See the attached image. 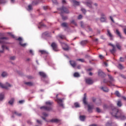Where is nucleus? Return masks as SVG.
<instances>
[{
    "label": "nucleus",
    "instance_id": "f257e3e1",
    "mask_svg": "<svg viewBox=\"0 0 126 126\" xmlns=\"http://www.w3.org/2000/svg\"><path fill=\"white\" fill-rule=\"evenodd\" d=\"M111 115L115 119H121V120H126V116L122 110L118 109L117 107H114L112 110Z\"/></svg>",
    "mask_w": 126,
    "mask_h": 126
},
{
    "label": "nucleus",
    "instance_id": "f03ea898",
    "mask_svg": "<svg viewBox=\"0 0 126 126\" xmlns=\"http://www.w3.org/2000/svg\"><path fill=\"white\" fill-rule=\"evenodd\" d=\"M45 104L46 105H49V106H41L40 107V110H43V111H47V112H49V111H52V106H51V105L52 104H54V102L48 101H46Z\"/></svg>",
    "mask_w": 126,
    "mask_h": 126
},
{
    "label": "nucleus",
    "instance_id": "7ed1b4c3",
    "mask_svg": "<svg viewBox=\"0 0 126 126\" xmlns=\"http://www.w3.org/2000/svg\"><path fill=\"white\" fill-rule=\"evenodd\" d=\"M59 10L61 12V15L62 17V19L63 20H66V19H67V17L63 16V13H69V11H68V9H67V8L64 6H62V8L59 9Z\"/></svg>",
    "mask_w": 126,
    "mask_h": 126
},
{
    "label": "nucleus",
    "instance_id": "20e7f679",
    "mask_svg": "<svg viewBox=\"0 0 126 126\" xmlns=\"http://www.w3.org/2000/svg\"><path fill=\"white\" fill-rule=\"evenodd\" d=\"M108 78H109L110 81H107V80L104 79L103 80V82L104 83H107V84L109 86H113L114 85V84H113L112 83V82L114 81V78L113 77V76H112L111 75H108Z\"/></svg>",
    "mask_w": 126,
    "mask_h": 126
},
{
    "label": "nucleus",
    "instance_id": "39448f33",
    "mask_svg": "<svg viewBox=\"0 0 126 126\" xmlns=\"http://www.w3.org/2000/svg\"><path fill=\"white\" fill-rule=\"evenodd\" d=\"M59 41L64 51H68V50H69V47H68V45L67 44L64 43V42H62L60 40H59Z\"/></svg>",
    "mask_w": 126,
    "mask_h": 126
},
{
    "label": "nucleus",
    "instance_id": "423d86ee",
    "mask_svg": "<svg viewBox=\"0 0 126 126\" xmlns=\"http://www.w3.org/2000/svg\"><path fill=\"white\" fill-rule=\"evenodd\" d=\"M109 46H111L112 47V49L110 50V52L111 54L114 55L116 52H117V48H116V46L112 43H109Z\"/></svg>",
    "mask_w": 126,
    "mask_h": 126
},
{
    "label": "nucleus",
    "instance_id": "0eeeda50",
    "mask_svg": "<svg viewBox=\"0 0 126 126\" xmlns=\"http://www.w3.org/2000/svg\"><path fill=\"white\" fill-rule=\"evenodd\" d=\"M58 96H59V94H57L56 95V102H57L60 107H63V99L58 98Z\"/></svg>",
    "mask_w": 126,
    "mask_h": 126
},
{
    "label": "nucleus",
    "instance_id": "6e6552de",
    "mask_svg": "<svg viewBox=\"0 0 126 126\" xmlns=\"http://www.w3.org/2000/svg\"><path fill=\"white\" fill-rule=\"evenodd\" d=\"M100 16V20L101 22H106V21L107 20V17H106L105 14L101 13Z\"/></svg>",
    "mask_w": 126,
    "mask_h": 126
},
{
    "label": "nucleus",
    "instance_id": "1a4fd4ad",
    "mask_svg": "<svg viewBox=\"0 0 126 126\" xmlns=\"http://www.w3.org/2000/svg\"><path fill=\"white\" fill-rule=\"evenodd\" d=\"M0 86L1 88H4V89H7L8 87H11V85L8 83H6L5 85H2V84L0 83Z\"/></svg>",
    "mask_w": 126,
    "mask_h": 126
},
{
    "label": "nucleus",
    "instance_id": "9d476101",
    "mask_svg": "<svg viewBox=\"0 0 126 126\" xmlns=\"http://www.w3.org/2000/svg\"><path fill=\"white\" fill-rule=\"evenodd\" d=\"M85 81H86V83H87V84H88L89 85H91V84H93L94 82L93 81V80H92V79L90 78L86 79Z\"/></svg>",
    "mask_w": 126,
    "mask_h": 126
},
{
    "label": "nucleus",
    "instance_id": "9b49d317",
    "mask_svg": "<svg viewBox=\"0 0 126 126\" xmlns=\"http://www.w3.org/2000/svg\"><path fill=\"white\" fill-rule=\"evenodd\" d=\"M94 108V106L93 105H88V112L91 114L92 113H93V109Z\"/></svg>",
    "mask_w": 126,
    "mask_h": 126
},
{
    "label": "nucleus",
    "instance_id": "f8f14e48",
    "mask_svg": "<svg viewBox=\"0 0 126 126\" xmlns=\"http://www.w3.org/2000/svg\"><path fill=\"white\" fill-rule=\"evenodd\" d=\"M51 47L53 48V49L55 52H58V51H59V50H58V45H57L56 43H52L51 44Z\"/></svg>",
    "mask_w": 126,
    "mask_h": 126
},
{
    "label": "nucleus",
    "instance_id": "ddd939ff",
    "mask_svg": "<svg viewBox=\"0 0 126 126\" xmlns=\"http://www.w3.org/2000/svg\"><path fill=\"white\" fill-rule=\"evenodd\" d=\"M48 122L50 123H56L57 124H60V123L62 122V120L58 119H52Z\"/></svg>",
    "mask_w": 126,
    "mask_h": 126
},
{
    "label": "nucleus",
    "instance_id": "4468645a",
    "mask_svg": "<svg viewBox=\"0 0 126 126\" xmlns=\"http://www.w3.org/2000/svg\"><path fill=\"white\" fill-rule=\"evenodd\" d=\"M107 35L108 37H109L110 40H113V36L112 33H111V32L110 31V30L107 29Z\"/></svg>",
    "mask_w": 126,
    "mask_h": 126
},
{
    "label": "nucleus",
    "instance_id": "2eb2a0df",
    "mask_svg": "<svg viewBox=\"0 0 126 126\" xmlns=\"http://www.w3.org/2000/svg\"><path fill=\"white\" fill-rule=\"evenodd\" d=\"M39 0L41 1V2H45V0H37L35 1H33L32 2V5H37V4H39Z\"/></svg>",
    "mask_w": 126,
    "mask_h": 126
},
{
    "label": "nucleus",
    "instance_id": "dca6fc26",
    "mask_svg": "<svg viewBox=\"0 0 126 126\" xmlns=\"http://www.w3.org/2000/svg\"><path fill=\"white\" fill-rule=\"evenodd\" d=\"M8 39L7 37H1L0 38V44H5V40H7Z\"/></svg>",
    "mask_w": 126,
    "mask_h": 126
},
{
    "label": "nucleus",
    "instance_id": "f3484780",
    "mask_svg": "<svg viewBox=\"0 0 126 126\" xmlns=\"http://www.w3.org/2000/svg\"><path fill=\"white\" fill-rule=\"evenodd\" d=\"M17 40H18V41H20V45H21V46H22V47H25L26 46V43H22V38L21 37H19Z\"/></svg>",
    "mask_w": 126,
    "mask_h": 126
},
{
    "label": "nucleus",
    "instance_id": "a211bd4d",
    "mask_svg": "<svg viewBox=\"0 0 126 126\" xmlns=\"http://www.w3.org/2000/svg\"><path fill=\"white\" fill-rule=\"evenodd\" d=\"M87 98V94H84V97L83 98V102L85 105H87V101H86V99Z\"/></svg>",
    "mask_w": 126,
    "mask_h": 126
},
{
    "label": "nucleus",
    "instance_id": "6ab92c4d",
    "mask_svg": "<svg viewBox=\"0 0 126 126\" xmlns=\"http://www.w3.org/2000/svg\"><path fill=\"white\" fill-rule=\"evenodd\" d=\"M115 33H116V35H118V36H119V37H120V39H123V36H122V34H121V32H120L119 30L117 29L116 30Z\"/></svg>",
    "mask_w": 126,
    "mask_h": 126
},
{
    "label": "nucleus",
    "instance_id": "aec40b11",
    "mask_svg": "<svg viewBox=\"0 0 126 126\" xmlns=\"http://www.w3.org/2000/svg\"><path fill=\"white\" fill-rule=\"evenodd\" d=\"M88 43V40H82L80 42V45H81V46H85V45H86V44H87Z\"/></svg>",
    "mask_w": 126,
    "mask_h": 126
},
{
    "label": "nucleus",
    "instance_id": "412c9836",
    "mask_svg": "<svg viewBox=\"0 0 126 126\" xmlns=\"http://www.w3.org/2000/svg\"><path fill=\"white\" fill-rule=\"evenodd\" d=\"M25 84H26V85H27L28 86H34V83L32 82H25Z\"/></svg>",
    "mask_w": 126,
    "mask_h": 126
},
{
    "label": "nucleus",
    "instance_id": "4be33fe9",
    "mask_svg": "<svg viewBox=\"0 0 126 126\" xmlns=\"http://www.w3.org/2000/svg\"><path fill=\"white\" fill-rule=\"evenodd\" d=\"M70 63L73 67H75V66H76V63L74 61H70Z\"/></svg>",
    "mask_w": 126,
    "mask_h": 126
},
{
    "label": "nucleus",
    "instance_id": "5701e85b",
    "mask_svg": "<svg viewBox=\"0 0 126 126\" xmlns=\"http://www.w3.org/2000/svg\"><path fill=\"white\" fill-rule=\"evenodd\" d=\"M116 47L117 48L118 50L120 51H122V45L119 43H117L116 44Z\"/></svg>",
    "mask_w": 126,
    "mask_h": 126
},
{
    "label": "nucleus",
    "instance_id": "b1692460",
    "mask_svg": "<svg viewBox=\"0 0 126 126\" xmlns=\"http://www.w3.org/2000/svg\"><path fill=\"white\" fill-rule=\"evenodd\" d=\"M87 6L89 7H92V2L91 1H88L85 3Z\"/></svg>",
    "mask_w": 126,
    "mask_h": 126
},
{
    "label": "nucleus",
    "instance_id": "393cba45",
    "mask_svg": "<svg viewBox=\"0 0 126 126\" xmlns=\"http://www.w3.org/2000/svg\"><path fill=\"white\" fill-rule=\"evenodd\" d=\"M86 118V117H85L84 115H81L79 117V119L81 122H84L85 121Z\"/></svg>",
    "mask_w": 126,
    "mask_h": 126
},
{
    "label": "nucleus",
    "instance_id": "a878e982",
    "mask_svg": "<svg viewBox=\"0 0 126 126\" xmlns=\"http://www.w3.org/2000/svg\"><path fill=\"white\" fill-rule=\"evenodd\" d=\"M58 37L60 38V39H62L63 40V39L66 40V37L64 35L60 34L58 35Z\"/></svg>",
    "mask_w": 126,
    "mask_h": 126
},
{
    "label": "nucleus",
    "instance_id": "bb28decb",
    "mask_svg": "<svg viewBox=\"0 0 126 126\" xmlns=\"http://www.w3.org/2000/svg\"><path fill=\"white\" fill-rule=\"evenodd\" d=\"M100 89H101V90H103L104 92H108L109 91V89H108V88L107 87H102L101 88H100Z\"/></svg>",
    "mask_w": 126,
    "mask_h": 126
},
{
    "label": "nucleus",
    "instance_id": "cd10ccee",
    "mask_svg": "<svg viewBox=\"0 0 126 126\" xmlns=\"http://www.w3.org/2000/svg\"><path fill=\"white\" fill-rule=\"evenodd\" d=\"M61 26H62V27H65V28H67V27H68V26L67 23H63L61 24Z\"/></svg>",
    "mask_w": 126,
    "mask_h": 126
},
{
    "label": "nucleus",
    "instance_id": "c85d7f7f",
    "mask_svg": "<svg viewBox=\"0 0 126 126\" xmlns=\"http://www.w3.org/2000/svg\"><path fill=\"white\" fill-rule=\"evenodd\" d=\"M8 103L10 104V105H13V103H14V98H11V99L8 101Z\"/></svg>",
    "mask_w": 126,
    "mask_h": 126
},
{
    "label": "nucleus",
    "instance_id": "c756f323",
    "mask_svg": "<svg viewBox=\"0 0 126 126\" xmlns=\"http://www.w3.org/2000/svg\"><path fill=\"white\" fill-rule=\"evenodd\" d=\"M39 75H40V76H42V77H46V74L43 72H39Z\"/></svg>",
    "mask_w": 126,
    "mask_h": 126
},
{
    "label": "nucleus",
    "instance_id": "7c9ffc66",
    "mask_svg": "<svg viewBox=\"0 0 126 126\" xmlns=\"http://www.w3.org/2000/svg\"><path fill=\"white\" fill-rule=\"evenodd\" d=\"M39 53H41V55H47L48 52L45 50H39Z\"/></svg>",
    "mask_w": 126,
    "mask_h": 126
},
{
    "label": "nucleus",
    "instance_id": "2f4dec72",
    "mask_svg": "<svg viewBox=\"0 0 126 126\" xmlns=\"http://www.w3.org/2000/svg\"><path fill=\"white\" fill-rule=\"evenodd\" d=\"M72 1L73 2L74 5H79V2L75 0H72Z\"/></svg>",
    "mask_w": 126,
    "mask_h": 126
},
{
    "label": "nucleus",
    "instance_id": "473e14b6",
    "mask_svg": "<svg viewBox=\"0 0 126 126\" xmlns=\"http://www.w3.org/2000/svg\"><path fill=\"white\" fill-rule=\"evenodd\" d=\"M98 74L99 76H102V75H103L104 72H103V71H102V70H99L98 71Z\"/></svg>",
    "mask_w": 126,
    "mask_h": 126
},
{
    "label": "nucleus",
    "instance_id": "72a5a7b5",
    "mask_svg": "<svg viewBox=\"0 0 126 126\" xmlns=\"http://www.w3.org/2000/svg\"><path fill=\"white\" fill-rule=\"evenodd\" d=\"M14 114H15V115H16V116H18V117H21V116H22V114L21 113H19L16 111H14Z\"/></svg>",
    "mask_w": 126,
    "mask_h": 126
},
{
    "label": "nucleus",
    "instance_id": "f704fd0d",
    "mask_svg": "<svg viewBox=\"0 0 126 126\" xmlns=\"http://www.w3.org/2000/svg\"><path fill=\"white\" fill-rule=\"evenodd\" d=\"M1 76H2V77H5V76H7V73L3 72L1 74Z\"/></svg>",
    "mask_w": 126,
    "mask_h": 126
},
{
    "label": "nucleus",
    "instance_id": "c9c22d12",
    "mask_svg": "<svg viewBox=\"0 0 126 126\" xmlns=\"http://www.w3.org/2000/svg\"><path fill=\"white\" fill-rule=\"evenodd\" d=\"M4 97V94H0V100L1 101V100H3V98Z\"/></svg>",
    "mask_w": 126,
    "mask_h": 126
},
{
    "label": "nucleus",
    "instance_id": "e433bc0d",
    "mask_svg": "<svg viewBox=\"0 0 126 126\" xmlns=\"http://www.w3.org/2000/svg\"><path fill=\"white\" fill-rule=\"evenodd\" d=\"M117 106H118V107H122V101H118L117 102Z\"/></svg>",
    "mask_w": 126,
    "mask_h": 126
},
{
    "label": "nucleus",
    "instance_id": "4c0bfd02",
    "mask_svg": "<svg viewBox=\"0 0 126 126\" xmlns=\"http://www.w3.org/2000/svg\"><path fill=\"white\" fill-rule=\"evenodd\" d=\"M74 77H79V76H80V75H79V73H78L77 72H75L74 73Z\"/></svg>",
    "mask_w": 126,
    "mask_h": 126
},
{
    "label": "nucleus",
    "instance_id": "58836bf2",
    "mask_svg": "<svg viewBox=\"0 0 126 126\" xmlns=\"http://www.w3.org/2000/svg\"><path fill=\"white\" fill-rule=\"evenodd\" d=\"M115 94L116 95V96H117V97H121V94H120V92H119V91H118L115 92Z\"/></svg>",
    "mask_w": 126,
    "mask_h": 126
},
{
    "label": "nucleus",
    "instance_id": "ea45409f",
    "mask_svg": "<svg viewBox=\"0 0 126 126\" xmlns=\"http://www.w3.org/2000/svg\"><path fill=\"white\" fill-rule=\"evenodd\" d=\"M96 112H97V113H101V109H100V108L99 107H96Z\"/></svg>",
    "mask_w": 126,
    "mask_h": 126
},
{
    "label": "nucleus",
    "instance_id": "a19ab883",
    "mask_svg": "<svg viewBox=\"0 0 126 126\" xmlns=\"http://www.w3.org/2000/svg\"><path fill=\"white\" fill-rule=\"evenodd\" d=\"M74 106H75V108H79V107H80L79 104L77 102H76L74 103Z\"/></svg>",
    "mask_w": 126,
    "mask_h": 126
},
{
    "label": "nucleus",
    "instance_id": "79ce46f5",
    "mask_svg": "<svg viewBox=\"0 0 126 126\" xmlns=\"http://www.w3.org/2000/svg\"><path fill=\"white\" fill-rule=\"evenodd\" d=\"M77 61H79V62H81V63H85V60L83 59H77Z\"/></svg>",
    "mask_w": 126,
    "mask_h": 126
},
{
    "label": "nucleus",
    "instance_id": "37998d69",
    "mask_svg": "<svg viewBox=\"0 0 126 126\" xmlns=\"http://www.w3.org/2000/svg\"><path fill=\"white\" fill-rule=\"evenodd\" d=\"M71 23H72V24H74L75 26H77V24H76V22H75V21L74 20L71 21Z\"/></svg>",
    "mask_w": 126,
    "mask_h": 126
},
{
    "label": "nucleus",
    "instance_id": "c03bdc74",
    "mask_svg": "<svg viewBox=\"0 0 126 126\" xmlns=\"http://www.w3.org/2000/svg\"><path fill=\"white\" fill-rule=\"evenodd\" d=\"M96 104L98 106H100V105L102 104V101H101V99H98V102Z\"/></svg>",
    "mask_w": 126,
    "mask_h": 126
},
{
    "label": "nucleus",
    "instance_id": "a18cd8bd",
    "mask_svg": "<svg viewBox=\"0 0 126 126\" xmlns=\"http://www.w3.org/2000/svg\"><path fill=\"white\" fill-rule=\"evenodd\" d=\"M118 67L120 69H123L124 68V67L123 66V65H122L121 64H119Z\"/></svg>",
    "mask_w": 126,
    "mask_h": 126
},
{
    "label": "nucleus",
    "instance_id": "49530a36",
    "mask_svg": "<svg viewBox=\"0 0 126 126\" xmlns=\"http://www.w3.org/2000/svg\"><path fill=\"white\" fill-rule=\"evenodd\" d=\"M15 59H16L15 56H12L10 58V60H11V61H14Z\"/></svg>",
    "mask_w": 126,
    "mask_h": 126
},
{
    "label": "nucleus",
    "instance_id": "de8ad7c7",
    "mask_svg": "<svg viewBox=\"0 0 126 126\" xmlns=\"http://www.w3.org/2000/svg\"><path fill=\"white\" fill-rule=\"evenodd\" d=\"M81 11H82V12H83V13H84L85 14V13H86V10H85V9L84 8H82L81 9Z\"/></svg>",
    "mask_w": 126,
    "mask_h": 126
},
{
    "label": "nucleus",
    "instance_id": "09e8293b",
    "mask_svg": "<svg viewBox=\"0 0 126 126\" xmlns=\"http://www.w3.org/2000/svg\"><path fill=\"white\" fill-rule=\"evenodd\" d=\"M39 25L41 27H46V25L44 24H42V23H40L39 24Z\"/></svg>",
    "mask_w": 126,
    "mask_h": 126
},
{
    "label": "nucleus",
    "instance_id": "8fccbe9b",
    "mask_svg": "<svg viewBox=\"0 0 126 126\" xmlns=\"http://www.w3.org/2000/svg\"><path fill=\"white\" fill-rule=\"evenodd\" d=\"M42 115H43V116H44V117H48V114H47L45 112H43L42 113Z\"/></svg>",
    "mask_w": 126,
    "mask_h": 126
},
{
    "label": "nucleus",
    "instance_id": "3c124183",
    "mask_svg": "<svg viewBox=\"0 0 126 126\" xmlns=\"http://www.w3.org/2000/svg\"><path fill=\"white\" fill-rule=\"evenodd\" d=\"M28 8L29 10H32V5H29L28 6Z\"/></svg>",
    "mask_w": 126,
    "mask_h": 126
},
{
    "label": "nucleus",
    "instance_id": "603ef678",
    "mask_svg": "<svg viewBox=\"0 0 126 126\" xmlns=\"http://www.w3.org/2000/svg\"><path fill=\"white\" fill-rule=\"evenodd\" d=\"M81 27L82 28H84V25L83 24V22H80Z\"/></svg>",
    "mask_w": 126,
    "mask_h": 126
},
{
    "label": "nucleus",
    "instance_id": "864d4df0",
    "mask_svg": "<svg viewBox=\"0 0 126 126\" xmlns=\"http://www.w3.org/2000/svg\"><path fill=\"white\" fill-rule=\"evenodd\" d=\"M43 9L44 10H47V9H48V6H44L43 7Z\"/></svg>",
    "mask_w": 126,
    "mask_h": 126
},
{
    "label": "nucleus",
    "instance_id": "5fc2aeb1",
    "mask_svg": "<svg viewBox=\"0 0 126 126\" xmlns=\"http://www.w3.org/2000/svg\"><path fill=\"white\" fill-rule=\"evenodd\" d=\"M110 19L111 20L112 22H113V23H115V21H114V19H113V17L110 16Z\"/></svg>",
    "mask_w": 126,
    "mask_h": 126
},
{
    "label": "nucleus",
    "instance_id": "6e6d98bb",
    "mask_svg": "<svg viewBox=\"0 0 126 126\" xmlns=\"http://www.w3.org/2000/svg\"><path fill=\"white\" fill-rule=\"evenodd\" d=\"M36 122L38 124H39V125H42V122L40 120H36Z\"/></svg>",
    "mask_w": 126,
    "mask_h": 126
},
{
    "label": "nucleus",
    "instance_id": "4d7b16f0",
    "mask_svg": "<svg viewBox=\"0 0 126 126\" xmlns=\"http://www.w3.org/2000/svg\"><path fill=\"white\" fill-rule=\"evenodd\" d=\"M120 62H125V59L123 57H120Z\"/></svg>",
    "mask_w": 126,
    "mask_h": 126
},
{
    "label": "nucleus",
    "instance_id": "13d9d810",
    "mask_svg": "<svg viewBox=\"0 0 126 126\" xmlns=\"http://www.w3.org/2000/svg\"><path fill=\"white\" fill-rule=\"evenodd\" d=\"M19 104H23V103H24V100H20L19 101Z\"/></svg>",
    "mask_w": 126,
    "mask_h": 126
},
{
    "label": "nucleus",
    "instance_id": "bf43d9fd",
    "mask_svg": "<svg viewBox=\"0 0 126 126\" xmlns=\"http://www.w3.org/2000/svg\"><path fill=\"white\" fill-rule=\"evenodd\" d=\"M41 118H42V119L43 120H44V121H45V122H48V121H47V119H46V118H45V117H43V116H42Z\"/></svg>",
    "mask_w": 126,
    "mask_h": 126
},
{
    "label": "nucleus",
    "instance_id": "052dcab7",
    "mask_svg": "<svg viewBox=\"0 0 126 126\" xmlns=\"http://www.w3.org/2000/svg\"><path fill=\"white\" fill-rule=\"evenodd\" d=\"M81 18H82V15H79L78 17V19H81Z\"/></svg>",
    "mask_w": 126,
    "mask_h": 126
},
{
    "label": "nucleus",
    "instance_id": "680f3d73",
    "mask_svg": "<svg viewBox=\"0 0 126 126\" xmlns=\"http://www.w3.org/2000/svg\"><path fill=\"white\" fill-rule=\"evenodd\" d=\"M4 0H0V3H4Z\"/></svg>",
    "mask_w": 126,
    "mask_h": 126
},
{
    "label": "nucleus",
    "instance_id": "e2e57ef3",
    "mask_svg": "<svg viewBox=\"0 0 126 126\" xmlns=\"http://www.w3.org/2000/svg\"><path fill=\"white\" fill-rule=\"evenodd\" d=\"M107 108H108V106H107L106 104H104L103 105V109H107Z\"/></svg>",
    "mask_w": 126,
    "mask_h": 126
},
{
    "label": "nucleus",
    "instance_id": "0e129e2a",
    "mask_svg": "<svg viewBox=\"0 0 126 126\" xmlns=\"http://www.w3.org/2000/svg\"><path fill=\"white\" fill-rule=\"evenodd\" d=\"M62 3L64 4V3H66V1L65 0H62Z\"/></svg>",
    "mask_w": 126,
    "mask_h": 126
},
{
    "label": "nucleus",
    "instance_id": "69168bd1",
    "mask_svg": "<svg viewBox=\"0 0 126 126\" xmlns=\"http://www.w3.org/2000/svg\"><path fill=\"white\" fill-rule=\"evenodd\" d=\"M99 57L100 59H101V60H102V59H104V57H103V56H102V55H99Z\"/></svg>",
    "mask_w": 126,
    "mask_h": 126
},
{
    "label": "nucleus",
    "instance_id": "338daca9",
    "mask_svg": "<svg viewBox=\"0 0 126 126\" xmlns=\"http://www.w3.org/2000/svg\"><path fill=\"white\" fill-rule=\"evenodd\" d=\"M104 64L105 66H108V63H107V62H104Z\"/></svg>",
    "mask_w": 126,
    "mask_h": 126
},
{
    "label": "nucleus",
    "instance_id": "774afa93",
    "mask_svg": "<svg viewBox=\"0 0 126 126\" xmlns=\"http://www.w3.org/2000/svg\"><path fill=\"white\" fill-rule=\"evenodd\" d=\"M89 126H98L96 124H92L90 125Z\"/></svg>",
    "mask_w": 126,
    "mask_h": 126
}]
</instances>
